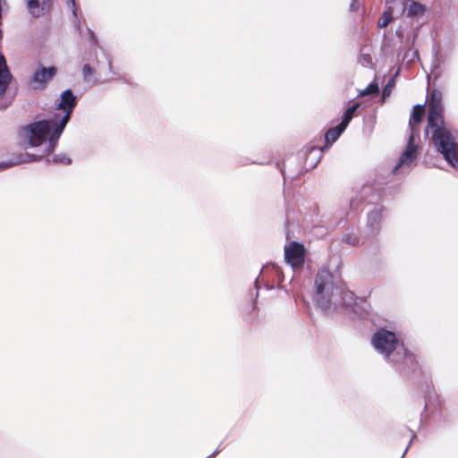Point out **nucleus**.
<instances>
[{
	"label": "nucleus",
	"instance_id": "1",
	"mask_svg": "<svg viewBox=\"0 0 458 458\" xmlns=\"http://www.w3.org/2000/svg\"><path fill=\"white\" fill-rule=\"evenodd\" d=\"M58 116L51 120H42L32 123L24 128V132L29 140V144L32 147L40 146L48 137V146L47 154L49 155L57 145L59 138L54 142L53 137L55 135V126L58 125Z\"/></svg>",
	"mask_w": 458,
	"mask_h": 458
},
{
	"label": "nucleus",
	"instance_id": "2",
	"mask_svg": "<svg viewBox=\"0 0 458 458\" xmlns=\"http://www.w3.org/2000/svg\"><path fill=\"white\" fill-rule=\"evenodd\" d=\"M437 126H429L432 132V140L437 151L454 167L458 165V143L454 134L445 127L444 123H437Z\"/></svg>",
	"mask_w": 458,
	"mask_h": 458
},
{
	"label": "nucleus",
	"instance_id": "3",
	"mask_svg": "<svg viewBox=\"0 0 458 458\" xmlns=\"http://www.w3.org/2000/svg\"><path fill=\"white\" fill-rule=\"evenodd\" d=\"M76 97L73 95L72 89H66L62 92L60 100L56 105V108L58 110H63L64 114L62 117L56 114L58 116L59 123L55 126V135L52 140L54 142L56 140V138H60L64 129L71 119L72 113L76 106Z\"/></svg>",
	"mask_w": 458,
	"mask_h": 458
},
{
	"label": "nucleus",
	"instance_id": "4",
	"mask_svg": "<svg viewBox=\"0 0 458 458\" xmlns=\"http://www.w3.org/2000/svg\"><path fill=\"white\" fill-rule=\"evenodd\" d=\"M316 298L321 306H327L331 302L335 289L333 275L328 270H320L315 278Z\"/></svg>",
	"mask_w": 458,
	"mask_h": 458
},
{
	"label": "nucleus",
	"instance_id": "5",
	"mask_svg": "<svg viewBox=\"0 0 458 458\" xmlns=\"http://www.w3.org/2000/svg\"><path fill=\"white\" fill-rule=\"evenodd\" d=\"M428 125L437 126V123H444L443 94L440 90L434 89L428 97Z\"/></svg>",
	"mask_w": 458,
	"mask_h": 458
},
{
	"label": "nucleus",
	"instance_id": "6",
	"mask_svg": "<svg viewBox=\"0 0 458 458\" xmlns=\"http://www.w3.org/2000/svg\"><path fill=\"white\" fill-rule=\"evenodd\" d=\"M372 344L378 352L384 355H390L391 352L396 349L399 342L394 332L379 329L374 334Z\"/></svg>",
	"mask_w": 458,
	"mask_h": 458
},
{
	"label": "nucleus",
	"instance_id": "7",
	"mask_svg": "<svg viewBox=\"0 0 458 458\" xmlns=\"http://www.w3.org/2000/svg\"><path fill=\"white\" fill-rule=\"evenodd\" d=\"M306 257V250L302 243L291 242L284 246V259L293 269L303 267Z\"/></svg>",
	"mask_w": 458,
	"mask_h": 458
},
{
	"label": "nucleus",
	"instance_id": "8",
	"mask_svg": "<svg viewBox=\"0 0 458 458\" xmlns=\"http://www.w3.org/2000/svg\"><path fill=\"white\" fill-rule=\"evenodd\" d=\"M418 135L419 134L413 133L410 134L406 148L401 155L400 159L394 167V171H397L403 165H411L417 158L419 146L415 144L414 139L415 136Z\"/></svg>",
	"mask_w": 458,
	"mask_h": 458
},
{
	"label": "nucleus",
	"instance_id": "9",
	"mask_svg": "<svg viewBox=\"0 0 458 458\" xmlns=\"http://www.w3.org/2000/svg\"><path fill=\"white\" fill-rule=\"evenodd\" d=\"M418 135L419 134L413 133L410 134L406 148L401 155L400 159L394 167V171H397L403 165H411L417 158L419 146L415 144L414 139L415 136Z\"/></svg>",
	"mask_w": 458,
	"mask_h": 458
},
{
	"label": "nucleus",
	"instance_id": "10",
	"mask_svg": "<svg viewBox=\"0 0 458 458\" xmlns=\"http://www.w3.org/2000/svg\"><path fill=\"white\" fill-rule=\"evenodd\" d=\"M82 76L83 80L86 82L91 83L92 85L104 83L108 81L107 76L103 74L101 67L99 65L95 67L90 65L89 64H86L83 65Z\"/></svg>",
	"mask_w": 458,
	"mask_h": 458
},
{
	"label": "nucleus",
	"instance_id": "11",
	"mask_svg": "<svg viewBox=\"0 0 458 458\" xmlns=\"http://www.w3.org/2000/svg\"><path fill=\"white\" fill-rule=\"evenodd\" d=\"M57 70L55 66L48 68L40 67L34 72L32 81L36 83L35 89H43L47 82L51 81L56 74Z\"/></svg>",
	"mask_w": 458,
	"mask_h": 458
},
{
	"label": "nucleus",
	"instance_id": "12",
	"mask_svg": "<svg viewBox=\"0 0 458 458\" xmlns=\"http://www.w3.org/2000/svg\"><path fill=\"white\" fill-rule=\"evenodd\" d=\"M425 116L424 105H416L413 106L412 113L409 120V127L411 133L419 134V125L423 121Z\"/></svg>",
	"mask_w": 458,
	"mask_h": 458
},
{
	"label": "nucleus",
	"instance_id": "13",
	"mask_svg": "<svg viewBox=\"0 0 458 458\" xmlns=\"http://www.w3.org/2000/svg\"><path fill=\"white\" fill-rule=\"evenodd\" d=\"M241 314L246 323L253 325L259 318L256 302L249 301L243 303L241 308Z\"/></svg>",
	"mask_w": 458,
	"mask_h": 458
},
{
	"label": "nucleus",
	"instance_id": "14",
	"mask_svg": "<svg viewBox=\"0 0 458 458\" xmlns=\"http://www.w3.org/2000/svg\"><path fill=\"white\" fill-rule=\"evenodd\" d=\"M345 129L346 128L340 123L334 128L328 129L325 133V145L318 149L321 152L328 149L338 140Z\"/></svg>",
	"mask_w": 458,
	"mask_h": 458
},
{
	"label": "nucleus",
	"instance_id": "15",
	"mask_svg": "<svg viewBox=\"0 0 458 458\" xmlns=\"http://www.w3.org/2000/svg\"><path fill=\"white\" fill-rule=\"evenodd\" d=\"M28 7L32 15L38 17L48 12L52 5V0H27Z\"/></svg>",
	"mask_w": 458,
	"mask_h": 458
},
{
	"label": "nucleus",
	"instance_id": "16",
	"mask_svg": "<svg viewBox=\"0 0 458 458\" xmlns=\"http://www.w3.org/2000/svg\"><path fill=\"white\" fill-rule=\"evenodd\" d=\"M12 75L7 67L4 57L0 55V96L4 95L10 83Z\"/></svg>",
	"mask_w": 458,
	"mask_h": 458
},
{
	"label": "nucleus",
	"instance_id": "17",
	"mask_svg": "<svg viewBox=\"0 0 458 458\" xmlns=\"http://www.w3.org/2000/svg\"><path fill=\"white\" fill-rule=\"evenodd\" d=\"M407 351L403 344H399L390 355L385 356L390 362L403 366L406 362Z\"/></svg>",
	"mask_w": 458,
	"mask_h": 458
},
{
	"label": "nucleus",
	"instance_id": "18",
	"mask_svg": "<svg viewBox=\"0 0 458 458\" xmlns=\"http://www.w3.org/2000/svg\"><path fill=\"white\" fill-rule=\"evenodd\" d=\"M406 10L409 17H416L423 15L426 12V7L422 4L415 0H411Z\"/></svg>",
	"mask_w": 458,
	"mask_h": 458
},
{
	"label": "nucleus",
	"instance_id": "19",
	"mask_svg": "<svg viewBox=\"0 0 458 458\" xmlns=\"http://www.w3.org/2000/svg\"><path fill=\"white\" fill-rule=\"evenodd\" d=\"M359 107H360V104L355 103L352 106L347 108L343 115V119H342L340 124H342L344 127L346 128Z\"/></svg>",
	"mask_w": 458,
	"mask_h": 458
},
{
	"label": "nucleus",
	"instance_id": "20",
	"mask_svg": "<svg viewBox=\"0 0 458 458\" xmlns=\"http://www.w3.org/2000/svg\"><path fill=\"white\" fill-rule=\"evenodd\" d=\"M395 87V77L389 79L388 82L383 89L382 101L384 102L392 93L393 89Z\"/></svg>",
	"mask_w": 458,
	"mask_h": 458
},
{
	"label": "nucleus",
	"instance_id": "21",
	"mask_svg": "<svg viewBox=\"0 0 458 458\" xmlns=\"http://www.w3.org/2000/svg\"><path fill=\"white\" fill-rule=\"evenodd\" d=\"M403 368L407 367L408 369H416L419 367L418 360H416V356L411 352L407 351L406 355V362L403 365Z\"/></svg>",
	"mask_w": 458,
	"mask_h": 458
},
{
	"label": "nucleus",
	"instance_id": "22",
	"mask_svg": "<svg viewBox=\"0 0 458 458\" xmlns=\"http://www.w3.org/2000/svg\"><path fill=\"white\" fill-rule=\"evenodd\" d=\"M379 93L378 84L377 82H371L366 89L360 91V96L364 97L368 95H377Z\"/></svg>",
	"mask_w": 458,
	"mask_h": 458
},
{
	"label": "nucleus",
	"instance_id": "23",
	"mask_svg": "<svg viewBox=\"0 0 458 458\" xmlns=\"http://www.w3.org/2000/svg\"><path fill=\"white\" fill-rule=\"evenodd\" d=\"M392 20L393 17L391 12H384L378 19L377 26L379 28H386L392 21Z\"/></svg>",
	"mask_w": 458,
	"mask_h": 458
},
{
	"label": "nucleus",
	"instance_id": "24",
	"mask_svg": "<svg viewBox=\"0 0 458 458\" xmlns=\"http://www.w3.org/2000/svg\"><path fill=\"white\" fill-rule=\"evenodd\" d=\"M54 162H60V163H64V164H70L71 163V159L69 157H63L62 158H58L57 157H54Z\"/></svg>",
	"mask_w": 458,
	"mask_h": 458
},
{
	"label": "nucleus",
	"instance_id": "25",
	"mask_svg": "<svg viewBox=\"0 0 458 458\" xmlns=\"http://www.w3.org/2000/svg\"><path fill=\"white\" fill-rule=\"evenodd\" d=\"M351 238H352V237H351L350 235H348V236L346 237V242H349V243H352V244H354V243L357 242V239H356V238H354V239H353V241H352V239H351Z\"/></svg>",
	"mask_w": 458,
	"mask_h": 458
},
{
	"label": "nucleus",
	"instance_id": "26",
	"mask_svg": "<svg viewBox=\"0 0 458 458\" xmlns=\"http://www.w3.org/2000/svg\"><path fill=\"white\" fill-rule=\"evenodd\" d=\"M351 238H352V237H351L350 235H348V236L346 237V242H349V243H352V244H354V243L357 242V239H356V238H354V239H353V241H352V239H351Z\"/></svg>",
	"mask_w": 458,
	"mask_h": 458
},
{
	"label": "nucleus",
	"instance_id": "27",
	"mask_svg": "<svg viewBox=\"0 0 458 458\" xmlns=\"http://www.w3.org/2000/svg\"><path fill=\"white\" fill-rule=\"evenodd\" d=\"M317 149L315 147H312L310 151Z\"/></svg>",
	"mask_w": 458,
	"mask_h": 458
}]
</instances>
